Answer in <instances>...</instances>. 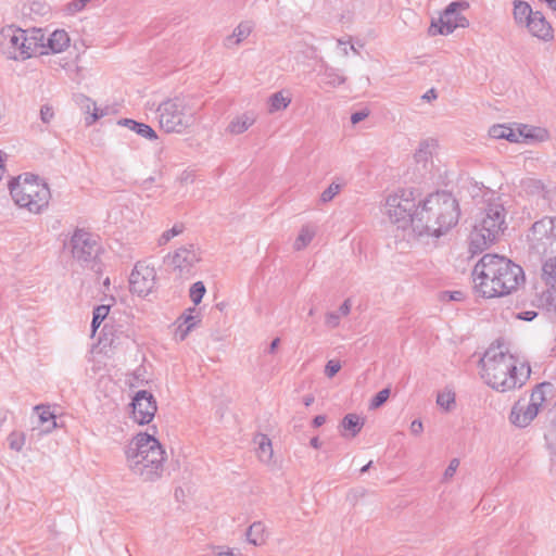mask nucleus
Instances as JSON below:
<instances>
[{
  "label": "nucleus",
  "mask_w": 556,
  "mask_h": 556,
  "mask_svg": "<svg viewBox=\"0 0 556 556\" xmlns=\"http://www.w3.org/2000/svg\"><path fill=\"white\" fill-rule=\"evenodd\" d=\"M475 289L483 298H497L516 290L523 280L522 268L496 254H485L473 268Z\"/></svg>",
  "instance_id": "f257e3e1"
},
{
  "label": "nucleus",
  "mask_w": 556,
  "mask_h": 556,
  "mask_svg": "<svg viewBox=\"0 0 556 556\" xmlns=\"http://www.w3.org/2000/svg\"><path fill=\"white\" fill-rule=\"evenodd\" d=\"M459 215L458 202L451 193H432L419 202L412 217V229L417 236L438 238L457 224Z\"/></svg>",
  "instance_id": "f03ea898"
},
{
  "label": "nucleus",
  "mask_w": 556,
  "mask_h": 556,
  "mask_svg": "<svg viewBox=\"0 0 556 556\" xmlns=\"http://www.w3.org/2000/svg\"><path fill=\"white\" fill-rule=\"evenodd\" d=\"M480 376L492 389L507 392L523 386L530 369L517 367L515 357L501 346L491 345L480 359Z\"/></svg>",
  "instance_id": "7ed1b4c3"
},
{
  "label": "nucleus",
  "mask_w": 556,
  "mask_h": 556,
  "mask_svg": "<svg viewBox=\"0 0 556 556\" xmlns=\"http://www.w3.org/2000/svg\"><path fill=\"white\" fill-rule=\"evenodd\" d=\"M125 456L128 469L142 481L153 482L162 477L166 455L153 435L138 433L127 445Z\"/></svg>",
  "instance_id": "20e7f679"
},
{
  "label": "nucleus",
  "mask_w": 556,
  "mask_h": 556,
  "mask_svg": "<svg viewBox=\"0 0 556 556\" xmlns=\"http://www.w3.org/2000/svg\"><path fill=\"white\" fill-rule=\"evenodd\" d=\"M506 215L503 197L491 193L476 216L470 233V249L473 253L484 251L504 233L507 229Z\"/></svg>",
  "instance_id": "39448f33"
},
{
  "label": "nucleus",
  "mask_w": 556,
  "mask_h": 556,
  "mask_svg": "<svg viewBox=\"0 0 556 556\" xmlns=\"http://www.w3.org/2000/svg\"><path fill=\"white\" fill-rule=\"evenodd\" d=\"M9 189L15 204L34 214L41 213L48 206L51 198L48 185L29 174L13 179Z\"/></svg>",
  "instance_id": "423d86ee"
},
{
  "label": "nucleus",
  "mask_w": 556,
  "mask_h": 556,
  "mask_svg": "<svg viewBox=\"0 0 556 556\" xmlns=\"http://www.w3.org/2000/svg\"><path fill=\"white\" fill-rule=\"evenodd\" d=\"M43 34L41 29L34 30L28 36L26 30L8 26L0 31V46L2 52L11 60H26L39 52ZM40 53H45L40 51Z\"/></svg>",
  "instance_id": "0eeeda50"
},
{
  "label": "nucleus",
  "mask_w": 556,
  "mask_h": 556,
  "mask_svg": "<svg viewBox=\"0 0 556 556\" xmlns=\"http://www.w3.org/2000/svg\"><path fill=\"white\" fill-rule=\"evenodd\" d=\"M156 112L160 127L166 132L181 134L194 123V113L184 98L163 101Z\"/></svg>",
  "instance_id": "6e6552de"
},
{
  "label": "nucleus",
  "mask_w": 556,
  "mask_h": 556,
  "mask_svg": "<svg viewBox=\"0 0 556 556\" xmlns=\"http://www.w3.org/2000/svg\"><path fill=\"white\" fill-rule=\"evenodd\" d=\"M202 260V252L195 244H187L178 248L164 258L166 269L175 278L189 279L195 273V266Z\"/></svg>",
  "instance_id": "1a4fd4ad"
},
{
  "label": "nucleus",
  "mask_w": 556,
  "mask_h": 556,
  "mask_svg": "<svg viewBox=\"0 0 556 556\" xmlns=\"http://www.w3.org/2000/svg\"><path fill=\"white\" fill-rule=\"evenodd\" d=\"M418 205L415 203L414 191L412 189H403L387 198L386 213L391 223L397 225L399 228L405 229L412 227V217Z\"/></svg>",
  "instance_id": "9d476101"
},
{
  "label": "nucleus",
  "mask_w": 556,
  "mask_h": 556,
  "mask_svg": "<svg viewBox=\"0 0 556 556\" xmlns=\"http://www.w3.org/2000/svg\"><path fill=\"white\" fill-rule=\"evenodd\" d=\"M532 249L547 255L556 252V217H544L532 225L529 236Z\"/></svg>",
  "instance_id": "9b49d317"
},
{
  "label": "nucleus",
  "mask_w": 556,
  "mask_h": 556,
  "mask_svg": "<svg viewBox=\"0 0 556 556\" xmlns=\"http://www.w3.org/2000/svg\"><path fill=\"white\" fill-rule=\"evenodd\" d=\"M70 244L73 257L85 266L92 265L101 250L97 237L84 229L75 230Z\"/></svg>",
  "instance_id": "f8f14e48"
},
{
  "label": "nucleus",
  "mask_w": 556,
  "mask_h": 556,
  "mask_svg": "<svg viewBox=\"0 0 556 556\" xmlns=\"http://www.w3.org/2000/svg\"><path fill=\"white\" fill-rule=\"evenodd\" d=\"M468 8V3L465 1L452 2L444 10L439 18L438 23H432L429 33L431 35H450L457 27H465L467 20L460 15L459 11Z\"/></svg>",
  "instance_id": "ddd939ff"
},
{
  "label": "nucleus",
  "mask_w": 556,
  "mask_h": 556,
  "mask_svg": "<svg viewBox=\"0 0 556 556\" xmlns=\"http://www.w3.org/2000/svg\"><path fill=\"white\" fill-rule=\"evenodd\" d=\"M156 271L144 263H137L129 278L130 291L139 296L149 295L155 288Z\"/></svg>",
  "instance_id": "4468645a"
},
{
  "label": "nucleus",
  "mask_w": 556,
  "mask_h": 556,
  "mask_svg": "<svg viewBox=\"0 0 556 556\" xmlns=\"http://www.w3.org/2000/svg\"><path fill=\"white\" fill-rule=\"evenodd\" d=\"M131 406L132 418L139 425L149 424L153 419L157 409L153 395L146 390H141L136 393L132 399Z\"/></svg>",
  "instance_id": "2eb2a0df"
},
{
  "label": "nucleus",
  "mask_w": 556,
  "mask_h": 556,
  "mask_svg": "<svg viewBox=\"0 0 556 556\" xmlns=\"http://www.w3.org/2000/svg\"><path fill=\"white\" fill-rule=\"evenodd\" d=\"M538 415V408L519 400L511 408L509 419L517 427H527Z\"/></svg>",
  "instance_id": "dca6fc26"
},
{
  "label": "nucleus",
  "mask_w": 556,
  "mask_h": 556,
  "mask_svg": "<svg viewBox=\"0 0 556 556\" xmlns=\"http://www.w3.org/2000/svg\"><path fill=\"white\" fill-rule=\"evenodd\" d=\"M526 27L533 36L540 39L548 40L553 38L552 26L540 11L534 12Z\"/></svg>",
  "instance_id": "f3484780"
},
{
  "label": "nucleus",
  "mask_w": 556,
  "mask_h": 556,
  "mask_svg": "<svg viewBox=\"0 0 556 556\" xmlns=\"http://www.w3.org/2000/svg\"><path fill=\"white\" fill-rule=\"evenodd\" d=\"M257 119L254 111H248L235 116L227 126V132L230 135H240L247 131Z\"/></svg>",
  "instance_id": "a211bd4d"
},
{
  "label": "nucleus",
  "mask_w": 556,
  "mask_h": 556,
  "mask_svg": "<svg viewBox=\"0 0 556 556\" xmlns=\"http://www.w3.org/2000/svg\"><path fill=\"white\" fill-rule=\"evenodd\" d=\"M321 84L326 89H334L346 81V77L341 73L340 70L330 66L327 63L321 65Z\"/></svg>",
  "instance_id": "6ab92c4d"
},
{
  "label": "nucleus",
  "mask_w": 556,
  "mask_h": 556,
  "mask_svg": "<svg viewBox=\"0 0 556 556\" xmlns=\"http://www.w3.org/2000/svg\"><path fill=\"white\" fill-rule=\"evenodd\" d=\"M41 42L45 46L39 49L48 48L53 53H60L70 46V36L65 30L56 29L49 35L46 41L43 38Z\"/></svg>",
  "instance_id": "aec40b11"
},
{
  "label": "nucleus",
  "mask_w": 556,
  "mask_h": 556,
  "mask_svg": "<svg viewBox=\"0 0 556 556\" xmlns=\"http://www.w3.org/2000/svg\"><path fill=\"white\" fill-rule=\"evenodd\" d=\"M257 458L268 465L273 462L274 451L270 439L263 433H257L254 439Z\"/></svg>",
  "instance_id": "412c9836"
},
{
  "label": "nucleus",
  "mask_w": 556,
  "mask_h": 556,
  "mask_svg": "<svg viewBox=\"0 0 556 556\" xmlns=\"http://www.w3.org/2000/svg\"><path fill=\"white\" fill-rule=\"evenodd\" d=\"M253 29V25L251 22H241L232 31L231 35L227 36L225 39V47L232 48L235 46L240 45L244 39H247Z\"/></svg>",
  "instance_id": "4be33fe9"
},
{
  "label": "nucleus",
  "mask_w": 556,
  "mask_h": 556,
  "mask_svg": "<svg viewBox=\"0 0 556 556\" xmlns=\"http://www.w3.org/2000/svg\"><path fill=\"white\" fill-rule=\"evenodd\" d=\"M292 101L291 94L287 90L273 93L267 101L268 113L273 114L286 110Z\"/></svg>",
  "instance_id": "5701e85b"
},
{
  "label": "nucleus",
  "mask_w": 556,
  "mask_h": 556,
  "mask_svg": "<svg viewBox=\"0 0 556 556\" xmlns=\"http://www.w3.org/2000/svg\"><path fill=\"white\" fill-rule=\"evenodd\" d=\"M535 11L532 10L530 4L526 1H514V20L517 25L527 26L528 21L533 16Z\"/></svg>",
  "instance_id": "b1692460"
},
{
  "label": "nucleus",
  "mask_w": 556,
  "mask_h": 556,
  "mask_svg": "<svg viewBox=\"0 0 556 556\" xmlns=\"http://www.w3.org/2000/svg\"><path fill=\"white\" fill-rule=\"evenodd\" d=\"M118 124L129 128L146 139L152 140L157 138L155 130L147 124L139 123L129 118L121 119Z\"/></svg>",
  "instance_id": "393cba45"
},
{
  "label": "nucleus",
  "mask_w": 556,
  "mask_h": 556,
  "mask_svg": "<svg viewBox=\"0 0 556 556\" xmlns=\"http://www.w3.org/2000/svg\"><path fill=\"white\" fill-rule=\"evenodd\" d=\"M265 526L261 521L253 522L247 530V540L249 543L260 546L264 544Z\"/></svg>",
  "instance_id": "a878e982"
},
{
  "label": "nucleus",
  "mask_w": 556,
  "mask_h": 556,
  "mask_svg": "<svg viewBox=\"0 0 556 556\" xmlns=\"http://www.w3.org/2000/svg\"><path fill=\"white\" fill-rule=\"evenodd\" d=\"M79 104L85 113L90 114V116L86 118L87 125L93 124L101 116H103V112L99 113L96 102H93L91 99L81 96L79 98Z\"/></svg>",
  "instance_id": "bb28decb"
},
{
  "label": "nucleus",
  "mask_w": 556,
  "mask_h": 556,
  "mask_svg": "<svg viewBox=\"0 0 556 556\" xmlns=\"http://www.w3.org/2000/svg\"><path fill=\"white\" fill-rule=\"evenodd\" d=\"M316 235V230L311 225H305L301 228L299 236L296 237L293 248L296 251L305 249L313 240Z\"/></svg>",
  "instance_id": "cd10ccee"
},
{
  "label": "nucleus",
  "mask_w": 556,
  "mask_h": 556,
  "mask_svg": "<svg viewBox=\"0 0 556 556\" xmlns=\"http://www.w3.org/2000/svg\"><path fill=\"white\" fill-rule=\"evenodd\" d=\"M35 410L39 413V421L40 425L48 424L45 429V432H50L52 429L56 427L55 416L50 412L49 406L37 405Z\"/></svg>",
  "instance_id": "c85d7f7f"
},
{
  "label": "nucleus",
  "mask_w": 556,
  "mask_h": 556,
  "mask_svg": "<svg viewBox=\"0 0 556 556\" xmlns=\"http://www.w3.org/2000/svg\"><path fill=\"white\" fill-rule=\"evenodd\" d=\"M363 422L355 414H348L342 420V427L351 431L352 437H355L362 429Z\"/></svg>",
  "instance_id": "c756f323"
},
{
  "label": "nucleus",
  "mask_w": 556,
  "mask_h": 556,
  "mask_svg": "<svg viewBox=\"0 0 556 556\" xmlns=\"http://www.w3.org/2000/svg\"><path fill=\"white\" fill-rule=\"evenodd\" d=\"M521 186L529 194L540 195L544 192V184L539 179L526 178L521 181Z\"/></svg>",
  "instance_id": "7c9ffc66"
},
{
  "label": "nucleus",
  "mask_w": 556,
  "mask_h": 556,
  "mask_svg": "<svg viewBox=\"0 0 556 556\" xmlns=\"http://www.w3.org/2000/svg\"><path fill=\"white\" fill-rule=\"evenodd\" d=\"M519 132L521 134V140L522 139H540L543 140L546 132L543 129L531 127L528 125L520 124L519 126Z\"/></svg>",
  "instance_id": "2f4dec72"
},
{
  "label": "nucleus",
  "mask_w": 556,
  "mask_h": 556,
  "mask_svg": "<svg viewBox=\"0 0 556 556\" xmlns=\"http://www.w3.org/2000/svg\"><path fill=\"white\" fill-rule=\"evenodd\" d=\"M110 312L109 305H99L93 309V316L91 321L92 332L94 333L100 327L102 321L106 318Z\"/></svg>",
  "instance_id": "473e14b6"
},
{
  "label": "nucleus",
  "mask_w": 556,
  "mask_h": 556,
  "mask_svg": "<svg viewBox=\"0 0 556 556\" xmlns=\"http://www.w3.org/2000/svg\"><path fill=\"white\" fill-rule=\"evenodd\" d=\"M26 435L24 432L13 431L8 437V443L11 450L21 452L25 445Z\"/></svg>",
  "instance_id": "72a5a7b5"
},
{
  "label": "nucleus",
  "mask_w": 556,
  "mask_h": 556,
  "mask_svg": "<svg viewBox=\"0 0 556 556\" xmlns=\"http://www.w3.org/2000/svg\"><path fill=\"white\" fill-rule=\"evenodd\" d=\"M343 187L342 182L332 181L328 188H326L320 194V202L328 203L330 202L337 194L340 193Z\"/></svg>",
  "instance_id": "f704fd0d"
},
{
  "label": "nucleus",
  "mask_w": 556,
  "mask_h": 556,
  "mask_svg": "<svg viewBox=\"0 0 556 556\" xmlns=\"http://www.w3.org/2000/svg\"><path fill=\"white\" fill-rule=\"evenodd\" d=\"M542 271L547 283L556 282V257L547 260L543 264Z\"/></svg>",
  "instance_id": "c9c22d12"
},
{
  "label": "nucleus",
  "mask_w": 556,
  "mask_h": 556,
  "mask_svg": "<svg viewBox=\"0 0 556 556\" xmlns=\"http://www.w3.org/2000/svg\"><path fill=\"white\" fill-rule=\"evenodd\" d=\"M184 232V225L182 224H176L170 229L164 231L160 239L159 244L164 245L168 243L174 237L179 236Z\"/></svg>",
  "instance_id": "e433bc0d"
},
{
  "label": "nucleus",
  "mask_w": 556,
  "mask_h": 556,
  "mask_svg": "<svg viewBox=\"0 0 556 556\" xmlns=\"http://www.w3.org/2000/svg\"><path fill=\"white\" fill-rule=\"evenodd\" d=\"M206 292L205 286L202 281L194 282L190 288V299L191 301L198 305L201 303L204 294Z\"/></svg>",
  "instance_id": "4c0bfd02"
},
{
  "label": "nucleus",
  "mask_w": 556,
  "mask_h": 556,
  "mask_svg": "<svg viewBox=\"0 0 556 556\" xmlns=\"http://www.w3.org/2000/svg\"><path fill=\"white\" fill-rule=\"evenodd\" d=\"M198 320V317L193 315L184 317V323L178 327V331L180 332V340L186 338L188 332L197 325Z\"/></svg>",
  "instance_id": "58836bf2"
},
{
  "label": "nucleus",
  "mask_w": 556,
  "mask_h": 556,
  "mask_svg": "<svg viewBox=\"0 0 556 556\" xmlns=\"http://www.w3.org/2000/svg\"><path fill=\"white\" fill-rule=\"evenodd\" d=\"M437 403L439 406L448 410L451 408V406L455 403L454 392L447 390V391H443V392L439 393L438 397H437Z\"/></svg>",
  "instance_id": "ea45409f"
},
{
  "label": "nucleus",
  "mask_w": 556,
  "mask_h": 556,
  "mask_svg": "<svg viewBox=\"0 0 556 556\" xmlns=\"http://www.w3.org/2000/svg\"><path fill=\"white\" fill-rule=\"evenodd\" d=\"M391 393L390 388H384L381 391H379L371 400L369 404L370 409H377L380 406H382L389 399Z\"/></svg>",
  "instance_id": "a19ab883"
},
{
  "label": "nucleus",
  "mask_w": 556,
  "mask_h": 556,
  "mask_svg": "<svg viewBox=\"0 0 556 556\" xmlns=\"http://www.w3.org/2000/svg\"><path fill=\"white\" fill-rule=\"evenodd\" d=\"M432 152L428 142H422L419 149L415 152L414 159L417 163L426 164L430 159Z\"/></svg>",
  "instance_id": "79ce46f5"
},
{
  "label": "nucleus",
  "mask_w": 556,
  "mask_h": 556,
  "mask_svg": "<svg viewBox=\"0 0 556 556\" xmlns=\"http://www.w3.org/2000/svg\"><path fill=\"white\" fill-rule=\"evenodd\" d=\"M545 401V394H544V391L542 389V386H539L536 387L531 396H530V401L527 402L529 405H533L534 407H536L539 409V407L541 406V404Z\"/></svg>",
  "instance_id": "37998d69"
},
{
  "label": "nucleus",
  "mask_w": 556,
  "mask_h": 556,
  "mask_svg": "<svg viewBox=\"0 0 556 556\" xmlns=\"http://www.w3.org/2000/svg\"><path fill=\"white\" fill-rule=\"evenodd\" d=\"M459 459L458 458H453L447 468L445 469L444 473H443V477H442V482H448L455 475L457 468L459 467Z\"/></svg>",
  "instance_id": "c03bdc74"
},
{
  "label": "nucleus",
  "mask_w": 556,
  "mask_h": 556,
  "mask_svg": "<svg viewBox=\"0 0 556 556\" xmlns=\"http://www.w3.org/2000/svg\"><path fill=\"white\" fill-rule=\"evenodd\" d=\"M89 0H73L68 2L65 7V11L68 14H75L85 9Z\"/></svg>",
  "instance_id": "a18cd8bd"
},
{
  "label": "nucleus",
  "mask_w": 556,
  "mask_h": 556,
  "mask_svg": "<svg viewBox=\"0 0 556 556\" xmlns=\"http://www.w3.org/2000/svg\"><path fill=\"white\" fill-rule=\"evenodd\" d=\"M341 369V364L339 361H336V359H330L328 361V363L326 364V367H325V375L328 377V378H332L334 377L339 370Z\"/></svg>",
  "instance_id": "49530a36"
},
{
  "label": "nucleus",
  "mask_w": 556,
  "mask_h": 556,
  "mask_svg": "<svg viewBox=\"0 0 556 556\" xmlns=\"http://www.w3.org/2000/svg\"><path fill=\"white\" fill-rule=\"evenodd\" d=\"M507 126L494 125L490 128L489 134L494 139H506Z\"/></svg>",
  "instance_id": "de8ad7c7"
},
{
  "label": "nucleus",
  "mask_w": 556,
  "mask_h": 556,
  "mask_svg": "<svg viewBox=\"0 0 556 556\" xmlns=\"http://www.w3.org/2000/svg\"><path fill=\"white\" fill-rule=\"evenodd\" d=\"M340 314L337 312H329L326 314V326L329 328H337L340 325Z\"/></svg>",
  "instance_id": "09e8293b"
},
{
  "label": "nucleus",
  "mask_w": 556,
  "mask_h": 556,
  "mask_svg": "<svg viewBox=\"0 0 556 556\" xmlns=\"http://www.w3.org/2000/svg\"><path fill=\"white\" fill-rule=\"evenodd\" d=\"M212 556H243L239 551H235L232 548H224V547H216L212 554Z\"/></svg>",
  "instance_id": "8fccbe9b"
},
{
  "label": "nucleus",
  "mask_w": 556,
  "mask_h": 556,
  "mask_svg": "<svg viewBox=\"0 0 556 556\" xmlns=\"http://www.w3.org/2000/svg\"><path fill=\"white\" fill-rule=\"evenodd\" d=\"M506 140L510 142H520L521 134L519 132V127L517 129H514L507 126Z\"/></svg>",
  "instance_id": "3c124183"
},
{
  "label": "nucleus",
  "mask_w": 556,
  "mask_h": 556,
  "mask_svg": "<svg viewBox=\"0 0 556 556\" xmlns=\"http://www.w3.org/2000/svg\"><path fill=\"white\" fill-rule=\"evenodd\" d=\"M442 299H447L448 301H462L464 299V293L462 291H445L442 293Z\"/></svg>",
  "instance_id": "603ef678"
},
{
  "label": "nucleus",
  "mask_w": 556,
  "mask_h": 556,
  "mask_svg": "<svg viewBox=\"0 0 556 556\" xmlns=\"http://www.w3.org/2000/svg\"><path fill=\"white\" fill-rule=\"evenodd\" d=\"M40 117L43 123H49L53 117V111L49 106H42L40 110Z\"/></svg>",
  "instance_id": "864d4df0"
},
{
  "label": "nucleus",
  "mask_w": 556,
  "mask_h": 556,
  "mask_svg": "<svg viewBox=\"0 0 556 556\" xmlns=\"http://www.w3.org/2000/svg\"><path fill=\"white\" fill-rule=\"evenodd\" d=\"M368 116V111H358L351 115V123L353 125L358 124L359 122L364 121Z\"/></svg>",
  "instance_id": "5fc2aeb1"
},
{
  "label": "nucleus",
  "mask_w": 556,
  "mask_h": 556,
  "mask_svg": "<svg viewBox=\"0 0 556 556\" xmlns=\"http://www.w3.org/2000/svg\"><path fill=\"white\" fill-rule=\"evenodd\" d=\"M424 430L422 422L419 419H415L410 424V431L415 435H419Z\"/></svg>",
  "instance_id": "6e6d98bb"
},
{
  "label": "nucleus",
  "mask_w": 556,
  "mask_h": 556,
  "mask_svg": "<svg viewBox=\"0 0 556 556\" xmlns=\"http://www.w3.org/2000/svg\"><path fill=\"white\" fill-rule=\"evenodd\" d=\"M338 45L339 46H343L341 48V53H342L343 56H348L350 51L356 52V49L354 48L353 45H350V47H348V42L342 40V39L338 40Z\"/></svg>",
  "instance_id": "4d7b16f0"
},
{
  "label": "nucleus",
  "mask_w": 556,
  "mask_h": 556,
  "mask_svg": "<svg viewBox=\"0 0 556 556\" xmlns=\"http://www.w3.org/2000/svg\"><path fill=\"white\" fill-rule=\"evenodd\" d=\"M351 311V301L346 299L342 305L339 307V311L337 313L340 314V316H348Z\"/></svg>",
  "instance_id": "13d9d810"
},
{
  "label": "nucleus",
  "mask_w": 556,
  "mask_h": 556,
  "mask_svg": "<svg viewBox=\"0 0 556 556\" xmlns=\"http://www.w3.org/2000/svg\"><path fill=\"white\" fill-rule=\"evenodd\" d=\"M536 312H533V311H527V312H522L518 315V318L522 319V320H527V321H530L532 319H534L536 317Z\"/></svg>",
  "instance_id": "bf43d9fd"
},
{
  "label": "nucleus",
  "mask_w": 556,
  "mask_h": 556,
  "mask_svg": "<svg viewBox=\"0 0 556 556\" xmlns=\"http://www.w3.org/2000/svg\"><path fill=\"white\" fill-rule=\"evenodd\" d=\"M180 181L184 184L193 181V174L191 172H184L180 176Z\"/></svg>",
  "instance_id": "052dcab7"
},
{
  "label": "nucleus",
  "mask_w": 556,
  "mask_h": 556,
  "mask_svg": "<svg viewBox=\"0 0 556 556\" xmlns=\"http://www.w3.org/2000/svg\"><path fill=\"white\" fill-rule=\"evenodd\" d=\"M326 422V416L318 415L313 419L314 427H320Z\"/></svg>",
  "instance_id": "680f3d73"
},
{
  "label": "nucleus",
  "mask_w": 556,
  "mask_h": 556,
  "mask_svg": "<svg viewBox=\"0 0 556 556\" xmlns=\"http://www.w3.org/2000/svg\"><path fill=\"white\" fill-rule=\"evenodd\" d=\"M279 343H280V339H279V338L274 339V340L270 342V344H269V346H268V351H267V352H268V353H275V352H276V350H277V349H278V346H279Z\"/></svg>",
  "instance_id": "e2e57ef3"
},
{
  "label": "nucleus",
  "mask_w": 556,
  "mask_h": 556,
  "mask_svg": "<svg viewBox=\"0 0 556 556\" xmlns=\"http://www.w3.org/2000/svg\"><path fill=\"white\" fill-rule=\"evenodd\" d=\"M309 443H311V446L314 448H319L321 446V442L319 441V439L317 437L312 438Z\"/></svg>",
  "instance_id": "0e129e2a"
},
{
  "label": "nucleus",
  "mask_w": 556,
  "mask_h": 556,
  "mask_svg": "<svg viewBox=\"0 0 556 556\" xmlns=\"http://www.w3.org/2000/svg\"><path fill=\"white\" fill-rule=\"evenodd\" d=\"M435 98H437V94L433 89L427 91L424 96V99H427V100H431V99H435Z\"/></svg>",
  "instance_id": "69168bd1"
},
{
  "label": "nucleus",
  "mask_w": 556,
  "mask_h": 556,
  "mask_svg": "<svg viewBox=\"0 0 556 556\" xmlns=\"http://www.w3.org/2000/svg\"><path fill=\"white\" fill-rule=\"evenodd\" d=\"M313 402H314V396L307 395V396L304 397V405L305 406L312 405Z\"/></svg>",
  "instance_id": "338daca9"
},
{
  "label": "nucleus",
  "mask_w": 556,
  "mask_h": 556,
  "mask_svg": "<svg viewBox=\"0 0 556 556\" xmlns=\"http://www.w3.org/2000/svg\"><path fill=\"white\" fill-rule=\"evenodd\" d=\"M543 1H544V2H546V3H547V5H548L552 10L556 11V0H543Z\"/></svg>",
  "instance_id": "774afa93"
}]
</instances>
